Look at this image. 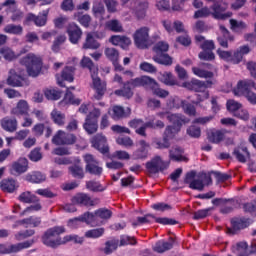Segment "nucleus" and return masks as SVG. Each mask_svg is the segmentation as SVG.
<instances>
[{
  "mask_svg": "<svg viewBox=\"0 0 256 256\" xmlns=\"http://www.w3.org/2000/svg\"><path fill=\"white\" fill-rule=\"evenodd\" d=\"M137 87H145V89H150L154 95L160 97L161 99L169 97V91L159 88V83L149 76H141L126 81L123 89L115 90L114 94L117 95V97L131 99V97L134 95L133 89H137Z\"/></svg>",
  "mask_w": 256,
  "mask_h": 256,
  "instance_id": "f257e3e1",
  "label": "nucleus"
},
{
  "mask_svg": "<svg viewBox=\"0 0 256 256\" xmlns=\"http://www.w3.org/2000/svg\"><path fill=\"white\" fill-rule=\"evenodd\" d=\"M65 231L64 226H54L49 228L42 236V243L46 245V247H51V249H57L59 245H65V243H69L71 241L74 243H83V239L79 238L77 235H66L63 239H61V237L53 239V237L63 235Z\"/></svg>",
  "mask_w": 256,
  "mask_h": 256,
  "instance_id": "f03ea898",
  "label": "nucleus"
},
{
  "mask_svg": "<svg viewBox=\"0 0 256 256\" xmlns=\"http://www.w3.org/2000/svg\"><path fill=\"white\" fill-rule=\"evenodd\" d=\"M80 66L82 69H88L90 71L92 83L96 91L94 97L97 99V101H101L105 95V92L107 91V84L102 82L101 78H99V67L93 63L91 58L86 56L81 59Z\"/></svg>",
  "mask_w": 256,
  "mask_h": 256,
  "instance_id": "7ed1b4c3",
  "label": "nucleus"
},
{
  "mask_svg": "<svg viewBox=\"0 0 256 256\" xmlns=\"http://www.w3.org/2000/svg\"><path fill=\"white\" fill-rule=\"evenodd\" d=\"M217 83V80L211 79L206 81H201L199 79H192L190 82L184 83V87L189 91H194L196 94V103H203L209 98V90L213 85Z\"/></svg>",
  "mask_w": 256,
  "mask_h": 256,
  "instance_id": "20e7f679",
  "label": "nucleus"
},
{
  "mask_svg": "<svg viewBox=\"0 0 256 256\" xmlns=\"http://www.w3.org/2000/svg\"><path fill=\"white\" fill-rule=\"evenodd\" d=\"M250 53L251 47H249V45H242L234 51H225L221 48L217 49L218 57L222 59V61L231 63L232 65H239V63L243 61V57H245V55H249Z\"/></svg>",
  "mask_w": 256,
  "mask_h": 256,
  "instance_id": "39448f33",
  "label": "nucleus"
},
{
  "mask_svg": "<svg viewBox=\"0 0 256 256\" xmlns=\"http://www.w3.org/2000/svg\"><path fill=\"white\" fill-rule=\"evenodd\" d=\"M152 50L155 53L153 56L155 63L164 65L165 67H171V65H173V58L167 54V51H169V43L159 41L153 46Z\"/></svg>",
  "mask_w": 256,
  "mask_h": 256,
  "instance_id": "423d86ee",
  "label": "nucleus"
},
{
  "mask_svg": "<svg viewBox=\"0 0 256 256\" xmlns=\"http://www.w3.org/2000/svg\"><path fill=\"white\" fill-rule=\"evenodd\" d=\"M20 63L26 66L29 77H39L43 69V59L33 53H29L23 57Z\"/></svg>",
  "mask_w": 256,
  "mask_h": 256,
  "instance_id": "0eeeda50",
  "label": "nucleus"
},
{
  "mask_svg": "<svg viewBox=\"0 0 256 256\" xmlns=\"http://www.w3.org/2000/svg\"><path fill=\"white\" fill-rule=\"evenodd\" d=\"M97 217L99 219H111L113 217V212L107 208H99L95 210V212H85L78 218H74L69 220V223H76V221H80L81 223H86L87 225H93V222L96 221Z\"/></svg>",
  "mask_w": 256,
  "mask_h": 256,
  "instance_id": "6e6552de",
  "label": "nucleus"
},
{
  "mask_svg": "<svg viewBox=\"0 0 256 256\" xmlns=\"http://www.w3.org/2000/svg\"><path fill=\"white\" fill-rule=\"evenodd\" d=\"M99 117H101V110L99 108H94L86 116L83 129L88 133V135L97 133V130L99 129Z\"/></svg>",
  "mask_w": 256,
  "mask_h": 256,
  "instance_id": "1a4fd4ad",
  "label": "nucleus"
},
{
  "mask_svg": "<svg viewBox=\"0 0 256 256\" xmlns=\"http://www.w3.org/2000/svg\"><path fill=\"white\" fill-rule=\"evenodd\" d=\"M150 31L151 29L149 27L142 26L134 32V45L137 49H149V43L151 42V37L149 36Z\"/></svg>",
  "mask_w": 256,
  "mask_h": 256,
  "instance_id": "9d476101",
  "label": "nucleus"
},
{
  "mask_svg": "<svg viewBox=\"0 0 256 256\" xmlns=\"http://www.w3.org/2000/svg\"><path fill=\"white\" fill-rule=\"evenodd\" d=\"M35 240H27L24 242L16 243V244H9L3 243L0 244V255H11L13 253H19L23 251V249H29V247H33Z\"/></svg>",
  "mask_w": 256,
  "mask_h": 256,
  "instance_id": "9b49d317",
  "label": "nucleus"
},
{
  "mask_svg": "<svg viewBox=\"0 0 256 256\" xmlns=\"http://www.w3.org/2000/svg\"><path fill=\"white\" fill-rule=\"evenodd\" d=\"M229 8V4L223 0L216 1L210 9H212V17L218 21H225L233 17V12H225Z\"/></svg>",
  "mask_w": 256,
  "mask_h": 256,
  "instance_id": "f8f14e48",
  "label": "nucleus"
},
{
  "mask_svg": "<svg viewBox=\"0 0 256 256\" xmlns=\"http://www.w3.org/2000/svg\"><path fill=\"white\" fill-rule=\"evenodd\" d=\"M84 162L86 163L85 171L95 177H101L103 175V167L99 166V161L95 159L92 154H86L83 156Z\"/></svg>",
  "mask_w": 256,
  "mask_h": 256,
  "instance_id": "ddd939ff",
  "label": "nucleus"
},
{
  "mask_svg": "<svg viewBox=\"0 0 256 256\" xmlns=\"http://www.w3.org/2000/svg\"><path fill=\"white\" fill-rule=\"evenodd\" d=\"M52 143L53 145H75L77 143V136L63 130H58L52 137Z\"/></svg>",
  "mask_w": 256,
  "mask_h": 256,
  "instance_id": "4468645a",
  "label": "nucleus"
},
{
  "mask_svg": "<svg viewBox=\"0 0 256 256\" xmlns=\"http://www.w3.org/2000/svg\"><path fill=\"white\" fill-rule=\"evenodd\" d=\"M169 168V163L163 161L161 156H154L150 161L146 163V169L148 173L157 175V173L167 170Z\"/></svg>",
  "mask_w": 256,
  "mask_h": 256,
  "instance_id": "2eb2a0df",
  "label": "nucleus"
},
{
  "mask_svg": "<svg viewBox=\"0 0 256 256\" xmlns=\"http://www.w3.org/2000/svg\"><path fill=\"white\" fill-rule=\"evenodd\" d=\"M29 171V160L25 157H20L17 161L13 162L9 168L10 175L14 177H19V175H23V173H27Z\"/></svg>",
  "mask_w": 256,
  "mask_h": 256,
  "instance_id": "dca6fc26",
  "label": "nucleus"
},
{
  "mask_svg": "<svg viewBox=\"0 0 256 256\" xmlns=\"http://www.w3.org/2000/svg\"><path fill=\"white\" fill-rule=\"evenodd\" d=\"M56 80L59 87H65V81L73 83L75 81V67L66 66L61 71V74H56Z\"/></svg>",
  "mask_w": 256,
  "mask_h": 256,
  "instance_id": "f3484780",
  "label": "nucleus"
},
{
  "mask_svg": "<svg viewBox=\"0 0 256 256\" xmlns=\"http://www.w3.org/2000/svg\"><path fill=\"white\" fill-rule=\"evenodd\" d=\"M47 17H49V10H43L38 15L33 13H29L25 18V23L29 25V23H34L36 27H45L47 25Z\"/></svg>",
  "mask_w": 256,
  "mask_h": 256,
  "instance_id": "a211bd4d",
  "label": "nucleus"
},
{
  "mask_svg": "<svg viewBox=\"0 0 256 256\" xmlns=\"http://www.w3.org/2000/svg\"><path fill=\"white\" fill-rule=\"evenodd\" d=\"M252 89H256L255 81L253 80H240L237 86L233 89L234 95L238 97H246Z\"/></svg>",
  "mask_w": 256,
  "mask_h": 256,
  "instance_id": "6ab92c4d",
  "label": "nucleus"
},
{
  "mask_svg": "<svg viewBox=\"0 0 256 256\" xmlns=\"http://www.w3.org/2000/svg\"><path fill=\"white\" fill-rule=\"evenodd\" d=\"M15 0H6L2 5L3 7H8L7 8V13H11V21L13 23H19L24 17L23 11L20 9H17Z\"/></svg>",
  "mask_w": 256,
  "mask_h": 256,
  "instance_id": "aec40b11",
  "label": "nucleus"
},
{
  "mask_svg": "<svg viewBox=\"0 0 256 256\" xmlns=\"http://www.w3.org/2000/svg\"><path fill=\"white\" fill-rule=\"evenodd\" d=\"M66 33L72 45H77V43L81 41V37H83V30H81V27L75 23H70L67 26Z\"/></svg>",
  "mask_w": 256,
  "mask_h": 256,
  "instance_id": "412c9836",
  "label": "nucleus"
},
{
  "mask_svg": "<svg viewBox=\"0 0 256 256\" xmlns=\"http://www.w3.org/2000/svg\"><path fill=\"white\" fill-rule=\"evenodd\" d=\"M92 147L94 149H97L99 153H102V155H107L109 153V145L107 144V137H105L103 134H96L92 140Z\"/></svg>",
  "mask_w": 256,
  "mask_h": 256,
  "instance_id": "4be33fe9",
  "label": "nucleus"
},
{
  "mask_svg": "<svg viewBox=\"0 0 256 256\" xmlns=\"http://www.w3.org/2000/svg\"><path fill=\"white\" fill-rule=\"evenodd\" d=\"M23 75H25V70L17 72L15 69H10L9 76L6 80L7 85L10 87H23V81H25Z\"/></svg>",
  "mask_w": 256,
  "mask_h": 256,
  "instance_id": "5701e85b",
  "label": "nucleus"
},
{
  "mask_svg": "<svg viewBox=\"0 0 256 256\" xmlns=\"http://www.w3.org/2000/svg\"><path fill=\"white\" fill-rule=\"evenodd\" d=\"M219 29L221 35L217 37V42L223 49H229V41H235V36L224 25H220Z\"/></svg>",
  "mask_w": 256,
  "mask_h": 256,
  "instance_id": "b1692460",
  "label": "nucleus"
},
{
  "mask_svg": "<svg viewBox=\"0 0 256 256\" xmlns=\"http://www.w3.org/2000/svg\"><path fill=\"white\" fill-rule=\"evenodd\" d=\"M72 203L74 205H80V207H95V200L87 193H78L72 197Z\"/></svg>",
  "mask_w": 256,
  "mask_h": 256,
  "instance_id": "393cba45",
  "label": "nucleus"
},
{
  "mask_svg": "<svg viewBox=\"0 0 256 256\" xmlns=\"http://www.w3.org/2000/svg\"><path fill=\"white\" fill-rule=\"evenodd\" d=\"M32 133H34L35 137H44L49 139L53 135V128L49 124L45 123H37L32 128Z\"/></svg>",
  "mask_w": 256,
  "mask_h": 256,
  "instance_id": "a878e982",
  "label": "nucleus"
},
{
  "mask_svg": "<svg viewBox=\"0 0 256 256\" xmlns=\"http://www.w3.org/2000/svg\"><path fill=\"white\" fill-rule=\"evenodd\" d=\"M166 118L169 123H172V127H175L178 131H181V127H183V125H187L190 121L189 118L182 114H170L166 116Z\"/></svg>",
  "mask_w": 256,
  "mask_h": 256,
  "instance_id": "bb28decb",
  "label": "nucleus"
},
{
  "mask_svg": "<svg viewBox=\"0 0 256 256\" xmlns=\"http://www.w3.org/2000/svg\"><path fill=\"white\" fill-rule=\"evenodd\" d=\"M138 144L140 145V148L136 149L133 152V158L136 160H145L147 159V157H149V147H151L149 145V143H147V141L145 140H140L138 142Z\"/></svg>",
  "mask_w": 256,
  "mask_h": 256,
  "instance_id": "cd10ccee",
  "label": "nucleus"
},
{
  "mask_svg": "<svg viewBox=\"0 0 256 256\" xmlns=\"http://www.w3.org/2000/svg\"><path fill=\"white\" fill-rule=\"evenodd\" d=\"M236 251L237 256H250L251 254L256 253V241L251 243L250 251L247 242H239L236 245Z\"/></svg>",
  "mask_w": 256,
  "mask_h": 256,
  "instance_id": "c85d7f7f",
  "label": "nucleus"
},
{
  "mask_svg": "<svg viewBox=\"0 0 256 256\" xmlns=\"http://www.w3.org/2000/svg\"><path fill=\"white\" fill-rule=\"evenodd\" d=\"M174 245L175 238L169 237L168 241L159 240L156 242L155 246L153 247V251H155V253H165V251H171Z\"/></svg>",
  "mask_w": 256,
  "mask_h": 256,
  "instance_id": "c756f323",
  "label": "nucleus"
},
{
  "mask_svg": "<svg viewBox=\"0 0 256 256\" xmlns=\"http://www.w3.org/2000/svg\"><path fill=\"white\" fill-rule=\"evenodd\" d=\"M0 189L4 193H15L19 189V183L13 178H5L0 182Z\"/></svg>",
  "mask_w": 256,
  "mask_h": 256,
  "instance_id": "7c9ffc66",
  "label": "nucleus"
},
{
  "mask_svg": "<svg viewBox=\"0 0 256 256\" xmlns=\"http://www.w3.org/2000/svg\"><path fill=\"white\" fill-rule=\"evenodd\" d=\"M185 150L181 147H175L172 148L169 151V159L170 161H175L176 163H187L189 161V158L187 156H184Z\"/></svg>",
  "mask_w": 256,
  "mask_h": 256,
  "instance_id": "2f4dec72",
  "label": "nucleus"
},
{
  "mask_svg": "<svg viewBox=\"0 0 256 256\" xmlns=\"http://www.w3.org/2000/svg\"><path fill=\"white\" fill-rule=\"evenodd\" d=\"M11 115L16 117L29 115V103L26 100H19L16 106L11 109Z\"/></svg>",
  "mask_w": 256,
  "mask_h": 256,
  "instance_id": "473e14b6",
  "label": "nucleus"
},
{
  "mask_svg": "<svg viewBox=\"0 0 256 256\" xmlns=\"http://www.w3.org/2000/svg\"><path fill=\"white\" fill-rule=\"evenodd\" d=\"M231 228H228V233L230 235H235L237 231H241V229H247L249 227V219L241 218V219H236L231 221Z\"/></svg>",
  "mask_w": 256,
  "mask_h": 256,
  "instance_id": "72a5a7b5",
  "label": "nucleus"
},
{
  "mask_svg": "<svg viewBox=\"0 0 256 256\" xmlns=\"http://www.w3.org/2000/svg\"><path fill=\"white\" fill-rule=\"evenodd\" d=\"M131 115V108H123L122 106H113L111 117L114 121H119V119H125Z\"/></svg>",
  "mask_w": 256,
  "mask_h": 256,
  "instance_id": "f704fd0d",
  "label": "nucleus"
},
{
  "mask_svg": "<svg viewBox=\"0 0 256 256\" xmlns=\"http://www.w3.org/2000/svg\"><path fill=\"white\" fill-rule=\"evenodd\" d=\"M1 127L4 131H7V133H15L18 127L17 118L4 117L1 120Z\"/></svg>",
  "mask_w": 256,
  "mask_h": 256,
  "instance_id": "c9c22d12",
  "label": "nucleus"
},
{
  "mask_svg": "<svg viewBox=\"0 0 256 256\" xmlns=\"http://www.w3.org/2000/svg\"><path fill=\"white\" fill-rule=\"evenodd\" d=\"M233 155L236 157L239 163H247V158L251 157V153L245 146L236 147L233 151Z\"/></svg>",
  "mask_w": 256,
  "mask_h": 256,
  "instance_id": "e433bc0d",
  "label": "nucleus"
},
{
  "mask_svg": "<svg viewBox=\"0 0 256 256\" xmlns=\"http://www.w3.org/2000/svg\"><path fill=\"white\" fill-rule=\"evenodd\" d=\"M207 139L210 143L217 145L225 139V134L221 130L210 129L207 131Z\"/></svg>",
  "mask_w": 256,
  "mask_h": 256,
  "instance_id": "4c0bfd02",
  "label": "nucleus"
},
{
  "mask_svg": "<svg viewBox=\"0 0 256 256\" xmlns=\"http://www.w3.org/2000/svg\"><path fill=\"white\" fill-rule=\"evenodd\" d=\"M26 181H28V183L40 184L47 181V176L42 172L34 171L26 175Z\"/></svg>",
  "mask_w": 256,
  "mask_h": 256,
  "instance_id": "58836bf2",
  "label": "nucleus"
},
{
  "mask_svg": "<svg viewBox=\"0 0 256 256\" xmlns=\"http://www.w3.org/2000/svg\"><path fill=\"white\" fill-rule=\"evenodd\" d=\"M105 28L112 33H123V25L117 19L109 20L105 23Z\"/></svg>",
  "mask_w": 256,
  "mask_h": 256,
  "instance_id": "ea45409f",
  "label": "nucleus"
},
{
  "mask_svg": "<svg viewBox=\"0 0 256 256\" xmlns=\"http://www.w3.org/2000/svg\"><path fill=\"white\" fill-rule=\"evenodd\" d=\"M192 73H194V75H196V77H199L200 79H215V73L199 67H192Z\"/></svg>",
  "mask_w": 256,
  "mask_h": 256,
  "instance_id": "a19ab883",
  "label": "nucleus"
},
{
  "mask_svg": "<svg viewBox=\"0 0 256 256\" xmlns=\"http://www.w3.org/2000/svg\"><path fill=\"white\" fill-rule=\"evenodd\" d=\"M18 199L19 201H21V203H39V197L31 193L30 191L22 192L19 195Z\"/></svg>",
  "mask_w": 256,
  "mask_h": 256,
  "instance_id": "79ce46f5",
  "label": "nucleus"
},
{
  "mask_svg": "<svg viewBox=\"0 0 256 256\" xmlns=\"http://www.w3.org/2000/svg\"><path fill=\"white\" fill-rule=\"evenodd\" d=\"M101 47V44L97 42L95 37H93L92 33L86 34V39L83 44V49H99Z\"/></svg>",
  "mask_w": 256,
  "mask_h": 256,
  "instance_id": "37998d69",
  "label": "nucleus"
},
{
  "mask_svg": "<svg viewBox=\"0 0 256 256\" xmlns=\"http://www.w3.org/2000/svg\"><path fill=\"white\" fill-rule=\"evenodd\" d=\"M51 119L53 123H55V125H58L59 127H63V125H65V114L57 109L52 110Z\"/></svg>",
  "mask_w": 256,
  "mask_h": 256,
  "instance_id": "c03bdc74",
  "label": "nucleus"
},
{
  "mask_svg": "<svg viewBox=\"0 0 256 256\" xmlns=\"http://www.w3.org/2000/svg\"><path fill=\"white\" fill-rule=\"evenodd\" d=\"M68 171L74 179H84L85 178V171L83 170V167L75 164L70 167H68Z\"/></svg>",
  "mask_w": 256,
  "mask_h": 256,
  "instance_id": "a18cd8bd",
  "label": "nucleus"
},
{
  "mask_svg": "<svg viewBox=\"0 0 256 256\" xmlns=\"http://www.w3.org/2000/svg\"><path fill=\"white\" fill-rule=\"evenodd\" d=\"M86 189H88V191H92L93 193H101L105 191V188L103 185H101V182L95 180L87 181Z\"/></svg>",
  "mask_w": 256,
  "mask_h": 256,
  "instance_id": "49530a36",
  "label": "nucleus"
},
{
  "mask_svg": "<svg viewBox=\"0 0 256 256\" xmlns=\"http://www.w3.org/2000/svg\"><path fill=\"white\" fill-rule=\"evenodd\" d=\"M149 9V4L146 2H141L135 10V15L137 19H145L147 17V10Z\"/></svg>",
  "mask_w": 256,
  "mask_h": 256,
  "instance_id": "de8ad7c7",
  "label": "nucleus"
},
{
  "mask_svg": "<svg viewBox=\"0 0 256 256\" xmlns=\"http://www.w3.org/2000/svg\"><path fill=\"white\" fill-rule=\"evenodd\" d=\"M105 235V228H95L85 232L86 239H99Z\"/></svg>",
  "mask_w": 256,
  "mask_h": 256,
  "instance_id": "09e8293b",
  "label": "nucleus"
},
{
  "mask_svg": "<svg viewBox=\"0 0 256 256\" xmlns=\"http://www.w3.org/2000/svg\"><path fill=\"white\" fill-rule=\"evenodd\" d=\"M0 55H2V57L6 61H15V59H17V57H19V54L16 55L15 52H13V50H11V48H9V47H2L0 49Z\"/></svg>",
  "mask_w": 256,
  "mask_h": 256,
  "instance_id": "8fccbe9b",
  "label": "nucleus"
},
{
  "mask_svg": "<svg viewBox=\"0 0 256 256\" xmlns=\"http://www.w3.org/2000/svg\"><path fill=\"white\" fill-rule=\"evenodd\" d=\"M4 33H9L10 35H22L23 34V26L8 24L4 28Z\"/></svg>",
  "mask_w": 256,
  "mask_h": 256,
  "instance_id": "3c124183",
  "label": "nucleus"
},
{
  "mask_svg": "<svg viewBox=\"0 0 256 256\" xmlns=\"http://www.w3.org/2000/svg\"><path fill=\"white\" fill-rule=\"evenodd\" d=\"M230 29L234 31V33H239L240 31H243L244 29H247V24L243 21H237L235 19H230Z\"/></svg>",
  "mask_w": 256,
  "mask_h": 256,
  "instance_id": "603ef678",
  "label": "nucleus"
},
{
  "mask_svg": "<svg viewBox=\"0 0 256 256\" xmlns=\"http://www.w3.org/2000/svg\"><path fill=\"white\" fill-rule=\"evenodd\" d=\"M62 94L63 92L57 89H47L44 92L46 99H48L49 101H59V99H61Z\"/></svg>",
  "mask_w": 256,
  "mask_h": 256,
  "instance_id": "864d4df0",
  "label": "nucleus"
},
{
  "mask_svg": "<svg viewBox=\"0 0 256 256\" xmlns=\"http://www.w3.org/2000/svg\"><path fill=\"white\" fill-rule=\"evenodd\" d=\"M181 107L186 115H189V117H195L197 115V109L195 108V105L187 102L182 101Z\"/></svg>",
  "mask_w": 256,
  "mask_h": 256,
  "instance_id": "5fc2aeb1",
  "label": "nucleus"
},
{
  "mask_svg": "<svg viewBox=\"0 0 256 256\" xmlns=\"http://www.w3.org/2000/svg\"><path fill=\"white\" fill-rule=\"evenodd\" d=\"M20 225H31L32 227H39L41 225V217L30 216L19 221Z\"/></svg>",
  "mask_w": 256,
  "mask_h": 256,
  "instance_id": "6e6d98bb",
  "label": "nucleus"
},
{
  "mask_svg": "<svg viewBox=\"0 0 256 256\" xmlns=\"http://www.w3.org/2000/svg\"><path fill=\"white\" fill-rule=\"evenodd\" d=\"M161 81L164 83V85H169L170 87L177 85V80H175L171 72H164L161 74Z\"/></svg>",
  "mask_w": 256,
  "mask_h": 256,
  "instance_id": "4d7b16f0",
  "label": "nucleus"
},
{
  "mask_svg": "<svg viewBox=\"0 0 256 256\" xmlns=\"http://www.w3.org/2000/svg\"><path fill=\"white\" fill-rule=\"evenodd\" d=\"M117 247H119V240L112 239V240L106 241L104 253L106 255H111V253H113V251H115Z\"/></svg>",
  "mask_w": 256,
  "mask_h": 256,
  "instance_id": "13d9d810",
  "label": "nucleus"
},
{
  "mask_svg": "<svg viewBox=\"0 0 256 256\" xmlns=\"http://www.w3.org/2000/svg\"><path fill=\"white\" fill-rule=\"evenodd\" d=\"M104 53L111 63L119 60V51L115 48H106Z\"/></svg>",
  "mask_w": 256,
  "mask_h": 256,
  "instance_id": "bf43d9fd",
  "label": "nucleus"
},
{
  "mask_svg": "<svg viewBox=\"0 0 256 256\" xmlns=\"http://www.w3.org/2000/svg\"><path fill=\"white\" fill-rule=\"evenodd\" d=\"M179 131V128H176L174 126H167L164 131L163 138L167 139V141H169L170 139H174Z\"/></svg>",
  "mask_w": 256,
  "mask_h": 256,
  "instance_id": "052dcab7",
  "label": "nucleus"
},
{
  "mask_svg": "<svg viewBox=\"0 0 256 256\" xmlns=\"http://www.w3.org/2000/svg\"><path fill=\"white\" fill-rule=\"evenodd\" d=\"M127 245H137V239L129 235L120 236V247H125Z\"/></svg>",
  "mask_w": 256,
  "mask_h": 256,
  "instance_id": "680f3d73",
  "label": "nucleus"
},
{
  "mask_svg": "<svg viewBox=\"0 0 256 256\" xmlns=\"http://www.w3.org/2000/svg\"><path fill=\"white\" fill-rule=\"evenodd\" d=\"M187 135L193 139H199L201 137V127L196 125H191L186 130Z\"/></svg>",
  "mask_w": 256,
  "mask_h": 256,
  "instance_id": "e2e57ef3",
  "label": "nucleus"
},
{
  "mask_svg": "<svg viewBox=\"0 0 256 256\" xmlns=\"http://www.w3.org/2000/svg\"><path fill=\"white\" fill-rule=\"evenodd\" d=\"M65 103H69L70 105H81V100L79 98H75V95L69 91V88L66 90V94L64 96Z\"/></svg>",
  "mask_w": 256,
  "mask_h": 256,
  "instance_id": "0e129e2a",
  "label": "nucleus"
},
{
  "mask_svg": "<svg viewBox=\"0 0 256 256\" xmlns=\"http://www.w3.org/2000/svg\"><path fill=\"white\" fill-rule=\"evenodd\" d=\"M155 220V215L146 214L143 217H137V222L133 223V225H145L151 224Z\"/></svg>",
  "mask_w": 256,
  "mask_h": 256,
  "instance_id": "69168bd1",
  "label": "nucleus"
},
{
  "mask_svg": "<svg viewBox=\"0 0 256 256\" xmlns=\"http://www.w3.org/2000/svg\"><path fill=\"white\" fill-rule=\"evenodd\" d=\"M92 11L94 17H96L97 19H103V17L105 16V6H103V4L101 3L94 5Z\"/></svg>",
  "mask_w": 256,
  "mask_h": 256,
  "instance_id": "338daca9",
  "label": "nucleus"
},
{
  "mask_svg": "<svg viewBox=\"0 0 256 256\" xmlns=\"http://www.w3.org/2000/svg\"><path fill=\"white\" fill-rule=\"evenodd\" d=\"M226 107L228 111H230V113H233V115H235V113H237V111H239V109H241L243 105L235 100H228L226 103Z\"/></svg>",
  "mask_w": 256,
  "mask_h": 256,
  "instance_id": "774afa93",
  "label": "nucleus"
}]
</instances>
